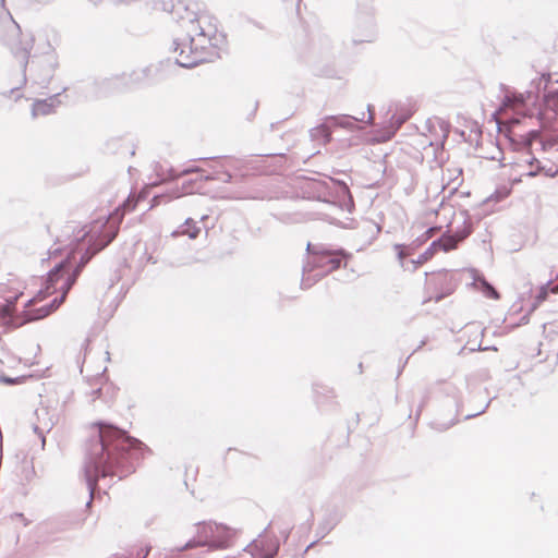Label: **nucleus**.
I'll return each instance as SVG.
<instances>
[{
	"label": "nucleus",
	"mask_w": 558,
	"mask_h": 558,
	"mask_svg": "<svg viewBox=\"0 0 558 558\" xmlns=\"http://www.w3.org/2000/svg\"><path fill=\"white\" fill-rule=\"evenodd\" d=\"M306 251L311 254V260L303 267L301 286L303 289L312 287L326 274L338 269L344 257L342 251H330L323 245L307 244Z\"/></svg>",
	"instance_id": "obj_6"
},
{
	"label": "nucleus",
	"mask_w": 558,
	"mask_h": 558,
	"mask_svg": "<svg viewBox=\"0 0 558 558\" xmlns=\"http://www.w3.org/2000/svg\"><path fill=\"white\" fill-rule=\"evenodd\" d=\"M80 255V253L74 250L73 247L71 248L70 253L68 254L66 258H64L63 260H68L66 265L64 266V268L60 271L59 274V279L57 281H54L52 283V286L50 287L53 288V290H57V287H54L59 281H63L68 276H70L71 274H68L65 276V272L69 271V268L70 266L72 265V263H76V256ZM63 282H61L62 284Z\"/></svg>",
	"instance_id": "obj_24"
},
{
	"label": "nucleus",
	"mask_w": 558,
	"mask_h": 558,
	"mask_svg": "<svg viewBox=\"0 0 558 558\" xmlns=\"http://www.w3.org/2000/svg\"><path fill=\"white\" fill-rule=\"evenodd\" d=\"M368 120L372 121L373 120V114L369 112L368 114Z\"/></svg>",
	"instance_id": "obj_45"
},
{
	"label": "nucleus",
	"mask_w": 558,
	"mask_h": 558,
	"mask_svg": "<svg viewBox=\"0 0 558 558\" xmlns=\"http://www.w3.org/2000/svg\"><path fill=\"white\" fill-rule=\"evenodd\" d=\"M21 378L20 377H8V376H1L0 377V381L4 383V384H9V385H14V384H17L20 383Z\"/></svg>",
	"instance_id": "obj_37"
},
{
	"label": "nucleus",
	"mask_w": 558,
	"mask_h": 558,
	"mask_svg": "<svg viewBox=\"0 0 558 558\" xmlns=\"http://www.w3.org/2000/svg\"><path fill=\"white\" fill-rule=\"evenodd\" d=\"M20 88V86L17 87H13L9 90V94L12 95L15 90H17Z\"/></svg>",
	"instance_id": "obj_42"
},
{
	"label": "nucleus",
	"mask_w": 558,
	"mask_h": 558,
	"mask_svg": "<svg viewBox=\"0 0 558 558\" xmlns=\"http://www.w3.org/2000/svg\"><path fill=\"white\" fill-rule=\"evenodd\" d=\"M36 423L34 424V433L39 440V447L36 450H45L46 438L45 434L49 433L57 424L59 416L56 410H50L48 407H40L36 410Z\"/></svg>",
	"instance_id": "obj_10"
},
{
	"label": "nucleus",
	"mask_w": 558,
	"mask_h": 558,
	"mask_svg": "<svg viewBox=\"0 0 558 558\" xmlns=\"http://www.w3.org/2000/svg\"><path fill=\"white\" fill-rule=\"evenodd\" d=\"M231 179H232V175L230 172H209L205 175H202V180H205V181H214V180H218V181H221V182H225V183H229L231 182Z\"/></svg>",
	"instance_id": "obj_29"
},
{
	"label": "nucleus",
	"mask_w": 558,
	"mask_h": 558,
	"mask_svg": "<svg viewBox=\"0 0 558 558\" xmlns=\"http://www.w3.org/2000/svg\"><path fill=\"white\" fill-rule=\"evenodd\" d=\"M199 182V178L194 180H187L182 183L181 187L172 189L166 194L155 195L153 197V206L170 202L174 198H179L186 194L198 192L201 189V185L198 184Z\"/></svg>",
	"instance_id": "obj_13"
},
{
	"label": "nucleus",
	"mask_w": 558,
	"mask_h": 558,
	"mask_svg": "<svg viewBox=\"0 0 558 558\" xmlns=\"http://www.w3.org/2000/svg\"><path fill=\"white\" fill-rule=\"evenodd\" d=\"M307 189L313 193V197L318 201L329 202L333 196V192L348 195L349 187L344 182L336 181L331 178L326 180H311L307 183Z\"/></svg>",
	"instance_id": "obj_8"
},
{
	"label": "nucleus",
	"mask_w": 558,
	"mask_h": 558,
	"mask_svg": "<svg viewBox=\"0 0 558 558\" xmlns=\"http://www.w3.org/2000/svg\"><path fill=\"white\" fill-rule=\"evenodd\" d=\"M149 550H150L149 546L142 547L141 550L136 555L137 558H146L149 554Z\"/></svg>",
	"instance_id": "obj_39"
},
{
	"label": "nucleus",
	"mask_w": 558,
	"mask_h": 558,
	"mask_svg": "<svg viewBox=\"0 0 558 558\" xmlns=\"http://www.w3.org/2000/svg\"><path fill=\"white\" fill-rule=\"evenodd\" d=\"M462 228H458L453 234H449V233H445L446 236H450L451 239L454 240L456 242V247L458 246V244L463 241L464 239H466L471 232H472V227L470 223H468L466 219L463 218V221H462Z\"/></svg>",
	"instance_id": "obj_23"
},
{
	"label": "nucleus",
	"mask_w": 558,
	"mask_h": 558,
	"mask_svg": "<svg viewBox=\"0 0 558 558\" xmlns=\"http://www.w3.org/2000/svg\"><path fill=\"white\" fill-rule=\"evenodd\" d=\"M23 284L16 277H10L5 282L0 283V296L5 304L0 307V318H8L12 315L15 302L23 294Z\"/></svg>",
	"instance_id": "obj_9"
},
{
	"label": "nucleus",
	"mask_w": 558,
	"mask_h": 558,
	"mask_svg": "<svg viewBox=\"0 0 558 558\" xmlns=\"http://www.w3.org/2000/svg\"><path fill=\"white\" fill-rule=\"evenodd\" d=\"M395 250L397 251L398 258H399L401 265L403 266V258L405 257V253L403 251V245L402 244H396L395 245Z\"/></svg>",
	"instance_id": "obj_35"
},
{
	"label": "nucleus",
	"mask_w": 558,
	"mask_h": 558,
	"mask_svg": "<svg viewBox=\"0 0 558 558\" xmlns=\"http://www.w3.org/2000/svg\"><path fill=\"white\" fill-rule=\"evenodd\" d=\"M436 228H429L427 230V233H429V235H432L434 232H435Z\"/></svg>",
	"instance_id": "obj_43"
},
{
	"label": "nucleus",
	"mask_w": 558,
	"mask_h": 558,
	"mask_svg": "<svg viewBox=\"0 0 558 558\" xmlns=\"http://www.w3.org/2000/svg\"><path fill=\"white\" fill-rule=\"evenodd\" d=\"M454 248H456L454 240L451 239L450 236H446V234H442L439 239L433 241L427 250L434 254L438 250H441L444 252H449Z\"/></svg>",
	"instance_id": "obj_20"
},
{
	"label": "nucleus",
	"mask_w": 558,
	"mask_h": 558,
	"mask_svg": "<svg viewBox=\"0 0 558 558\" xmlns=\"http://www.w3.org/2000/svg\"><path fill=\"white\" fill-rule=\"evenodd\" d=\"M454 403H456V408H457L456 416L451 417L450 420L435 418L429 424L433 429L438 430V432H444V430L449 429L451 426H453L459 421L458 414H460V405L457 401Z\"/></svg>",
	"instance_id": "obj_22"
},
{
	"label": "nucleus",
	"mask_w": 558,
	"mask_h": 558,
	"mask_svg": "<svg viewBox=\"0 0 558 558\" xmlns=\"http://www.w3.org/2000/svg\"><path fill=\"white\" fill-rule=\"evenodd\" d=\"M28 57H29V52L24 50L22 52V60H21V65L23 68V74H22L21 84H25L27 82L25 70H26V66H27V63H28Z\"/></svg>",
	"instance_id": "obj_31"
},
{
	"label": "nucleus",
	"mask_w": 558,
	"mask_h": 558,
	"mask_svg": "<svg viewBox=\"0 0 558 558\" xmlns=\"http://www.w3.org/2000/svg\"><path fill=\"white\" fill-rule=\"evenodd\" d=\"M13 315H10L8 318H0V323L4 325L12 326Z\"/></svg>",
	"instance_id": "obj_41"
},
{
	"label": "nucleus",
	"mask_w": 558,
	"mask_h": 558,
	"mask_svg": "<svg viewBox=\"0 0 558 558\" xmlns=\"http://www.w3.org/2000/svg\"><path fill=\"white\" fill-rule=\"evenodd\" d=\"M110 456H93V459L86 468V474L89 481L96 482L100 476L113 474L111 466L108 465Z\"/></svg>",
	"instance_id": "obj_14"
},
{
	"label": "nucleus",
	"mask_w": 558,
	"mask_h": 558,
	"mask_svg": "<svg viewBox=\"0 0 558 558\" xmlns=\"http://www.w3.org/2000/svg\"><path fill=\"white\" fill-rule=\"evenodd\" d=\"M332 128L331 124L324 119V122L310 130L311 140L318 144H327L331 140Z\"/></svg>",
	"instance_id": "obj_18"
},
{
	"label": "nucleus",
	"mask_w": 558,
	"mask_h": 558,
	"mask_svg": "<svg viewBox=\"0 0 558 558\" xmlns=\"http://www.w3.org/2000/svg\"><path fill=\"white\" fill-rule=\"evenodd\" d=\"M376 35L375 21L372 15L365 14L356 17L352 34L354 44L372 43Z\"/></svg>",
	"instance_id": "obj_12"
},
{
	"label": "nucleus",
	"mask_w": 558,
	"mask_h": 558,
	"mask_svg": "<svg viewBox=\"0 0 558 558\" xmlns=\"http://www.w3.org/2000/svg\"><path fill=\"white\" fill-rule=\"evenodd\" d=\"M313 392H314L317 403L322 402V398H333L335 397V391L332 388H330L326 385L319 384V383H315L313 385Z\"/></svg>",
	"instance_id": "obj_25"
},
{
	"label": "nucleus",
	"mask_w": 558,
	"mask_h": 558,
	"mask_svg": "<svg viewBox=\"0 0 558 558\" xmlns=\"http://www.w3.org/2000/svg\"><path fill=\"white\" fill-rule=\"evenodd\" d=\"M409 118V116L396 117L392 116L393 123L396 124L395 130L399 129L401 124Z\"/></svg>",
	"instance_id": "obj_36"
},
{
	"label": "nucleus",
	"mask_w": 558,
	"mask_h": 558,
	"mask_svg": "<svg viewBox=\"0 0 558 558\" xmlns=\"http://www.w3.org/2000/svg\"><path fill=\"white\" fill-rule=\"evenodd\" d=\"M190 173H199V177H198L199 181H203L202 175H205L208 172H206L204 169H202L199 167H187L179 172L171 170V178H179V177L187 175Z\"/></svg>",
	"instance_id": "obj_28"
},
{
	"label": "nucleus",
	"mask_w": 558,
	"mask_h": 558,
	"mask_svg": "<svg viewBox=\"0 0 558 558\" xmlns=\"http://www.w3.org/2000/svg\"><path fill=\"white\" fill-rule=\"evenodd\" d=\"M170 13L181 28V34L173 39V51L179 53L174 63L163 60L158 64H149L120 76L105 78L101 81L104 88L116 89L154 83L163 77L165 66L179 65L189 69L220 57L216 28L208 23L207 16L197 15L182 1L173 3Z\"/></svg>",
	"instance_id": "obj_1"
},
{
	"label": "nucleus",
	"mask_w": 558,
	"mask_h": 558,
	"mask_svg": "<svg viewBox=\"0 0 558 558\" xmlns=\"http://www.w3.org/2000/svg\"><path fill=\"white\" fill-rule=\"evenodd\" d=\"M234 533L226 525L202 523L197 527V539L186 547L207 546L211 549H223L230 546Z\"/></svg>",
	"instance_id": "obj_7"
},
{
	"label": "nucleus",
	"mask_w": 558,
	"mask_h": 558,
	"mask_svg": "<svg viewBox=\"0 0 558 558\" xmlns=\"http://www.w3.org/2000/svg\"><path fill=\"white\" fill-rule=\"evenodd\" d=\"M440 277H444V279L447 281L448 280V287L446 289L445 292L440 293V294H437L436 298H435V301L436 302H439L440 300H442L446 295H449L453 292L454 288H456V283L452 282L451 280V274L447 270H441L439 271L438 274Z\"/></svg>",
	"instance_id": "obj_27"
},
{
	"label": "nucleus",
	"mask_w": 558,
	"mask_h": 558,
	"mask_svg": "<svg viewBox=\"0 0 558 558\" xmlns=\"http://www.w3.org/2000/svg\"><path fill=\"white\" fill-rule=\"evenodd\" d=\"M264 544V539H256L252 545H251V549L252 550H255L257 549L259 546H262Z\"/></svg>",
	"instance_id": "obj_40"
},
{
	"label": "nucleus",
	"mask_w": 558,
	"mask_h": 558,
	"mask_svg": "<svg viewBox=\"0 0 558 558\" xmlns=\"http://www.w3.org/2000/svg\"><path fill=\"white\" fill-rule=\"evenodd\" d=\"M426 126L429 132H432V130H436V129H439V131H440V134L435 136L434 138H429L427 144L429 146L442 145L444 141L447 138V135H448V129H447L446 123L441 119L435 118V119H428L426 121Z\"/></svg>",
	"instance_id": "obj_17"
},
{
	"label": "nucleus",
	"mask_w": 558,
	"mask_h": 558,
	"mask_svg": "<svg viewBox=\"0 0 558 558\" xmlns=\"http://www.w3.org/2000/svg\"><path fill=\"white\" fill-rule=\"evenodd\" d=\"M93 429L89 453H130L144 452L148 447L140 439L113 424L97 421L90 425Z\"/></svg>",
	"instance_id": "obj_4"
},
{
	"label": "nucleus",
	"mask_w": 558,
	"mask_h": 558,
	"mask_svg": "<svg viewBox=\"0 0 558 558\" xmlns=\"http://www.w3.org/2000/svg\"><path fill=\"white\" fill-rule=\"evenodd\" d=\"M199 233V228L196 226V221L193 220L192 218H187L185 219L184 223L181 225L178 230H175L173 232V235H179V234H186L189 235L190 239H195L197 238Z\"/></svg>",
	"instance_id": "obj_21"
},
{
	"label": "nucleus",
	"mask_w": 558,
	"mask_h": 558,
	"mask_svg": "<svg viewBox=\"0 0 558 558\" xmlns=\"http://www.w3.org/2000/svg\"><path fill=\"white\" fill-rule=\"evenodd\" d=\"M133 207L134 204L126 199L113 214L93 221L88 230H86V227L80 229L73 240L75 242L73 248L80 253V258L87 252H93L94 256L109 245L119 232V225L124 213Z\"/></svg>",
	"instance_id": "obj_3"
},
{
	"label": "nucleus",
	"mask_w": 558,
	"mask_h": 558,
	"mask_svg": "<svg viewBox=\"0 0 558 558\" xmlns=\"http://www.w3.org/2000/svg\"><path fill=\"white\" fill-rule=\"evenodd\" d=\"M364 113L362 117H353L349 114H340V116H328L326 117V121L331 124L332 130L336 128H341L350 132H354L359 129L357 122L363 121Z\"/></svg>",
	"instance_id": "obj_16"
},
{
	"label": "nucleus",
	"mask_w": 558,
	"mask_h": 558,
	"mask_svg": "<svg viewBox=\"0 0 558 558\" xmlns=\"http://www.w3.org/2000/svg\"><path fill=\"white\" fill-rule=\"evenodd\" d=\"M529 171H536V165L530 166V170Z\"/></svg>",
	"instance_id": "obj_44"
},
{
	"label": "nucleus",
	"mask_w": 558,
	"mask_h": 558,
	"mask_svg": "<svg viewBox=\"0 0 558 558\" xmlns=\"http://www.w3.org/2000/svg\"><path fill=\"white\" fill-rule=\"evenodd\" d=\"M268 556H269L268 554H265V555H264V558H268Z\"/></svg>",
	"instance_id": "obj_47"
},
{
	"label": "nucleus",
	"mask_w": 558,
	"mask_h": 558,
	"mask_svg": "<svg viewBox=\"0 0 558 558\" xmlns=\"http://www.w3.org/2000/svg\"><path fill=\"white\" fill-rule=\"evenodd\" d=\"M473 280V284L481 290L485 296L495 300L499 299L497 290L483 276L475 274Z\"/></svg>",
	"instance_id": "obj_19"
},
{
	"label": "nucleus",
	"mask_w": 558,
	"mask_h": 558,
	"mask_svg": "<svg viewBox=\"0 0 558 558\" xmlns=\"http://www.w3.org/2000/svg\"><path fill=\"white\" fill-rule=\"evenodd\" d=\"M545 101L547 107L558 111V88L548 90L545 95Z\"/></svg>",
	"instance_id": "obj_30"
},
{
	"label": "nucleus",
	"mask_w": 558,
	"mask_h": 558,
	"mask_svg": "<svg viewBox=\"0 0 558 558\" xmlns=\"http://www.w3.org/2000/svg\"><path fill=\"white\" fill-rule=\"evenodd\" d=\"M4 4L5 0H0V41L9 46L19 39L21 27Z\"/></svg>",
	"instance_id": "obj_11"
},
{
	"label": "nucleus",
	"mask_w": 558,
	"mask_h": 558,
	"mask_svg": "<svg viewBox=\"0 0 558 558\" xmlns=\"http://www.w3.org/2000/svg\"><path fill=\"white\" fill-rule=\"evenodd\" d=\"M104 386L97 387L88 393L92 402H94L97 399L104 398Z\"/></svg>",
	"instance_id": "obj_32"
},
{
	"label": "nucleus",
	"mask_w": 558,
	"mask_h": 558,
	"mask_svg": "<svg viewBox=\"0 0 558 558\" xmlns=\"http://www.w3.org/2000/svg\"><path fill=\"white\" fill-rule=\"evenodd\" d=\"M206 218H207V216H202V217H201V220L203 221V220H205Z\"/></svg>",
	"instance_id": "obj_46"
},
{
	"label": "nucleus",
	"mask_w": 558,
	"mask_h": 558,
	"mask_svg": "<svg viewBox=\"0 0 558 558\" xmlns=\"http://www.w3.org/2000/svg\"><path fill=\"white\" fill-rule=\"evenodd\" d=\"M61 104L59 94H54L45 99H37L32 105V117L47 116L54 112L56 108Z\"/></svg>",
	"instance_id": "obj_15"
},
{
	"label": "nucleus",
	"mask_w": 558,
	"mask_h": 558,
	"mask_svg": "<svg viewBox=\"0 0 558 558\" xmlns=\"http://www.w3.org/2000/svg\"><path fill=\"white\" fill-rule=\"evenodd\" d=\"M488 405H489V401L485 404V407L482 410L465 414L464 420H469V418H472V417H475V416L482 414Z\"/></svg>",
	"instance_id": "obj_38"
},
{
	"label": "nucleus",
	"mask_w": 558,
	"mask_h": 558,
	"mask_svg": "<svg viewBox=\"0 0 558 558\" xmlns=\"http://www.w3.org/2000/svg\"><path fill=\"white\" fill-rule=\"evenodd\" d=\"M524 145L529 148L531 156L524 161L529 166L536 165V171H527V177H536L541 173L549 178L558 175V158L554 160L543 156L551 150L558 151V140H544L538 131H531L524 140Z\"/></svg>",
	"instance_id": "obj_5"
},
{
	"label": "nucleus",
	"mask_w": 558,
	"mask_h": 558,
	"mask_svg": "<svg viewBox=\"0 0 558 558\" xmlns=\"http://www.w3.org/2000/svg\"><path fill=\"white\" fill-rule=\"evenodd\" d=\"M432 256H433V253L429 252L428 250H426L423 254H421L418 256L417 260L412 262L414 264V268H416V265L427 262L429 258H432Z\"/></svg>",
	"instance_id": "obj_33"
},
{
	"label": "nucleus",
	"mask_w": 558,
	"mask_h": 558,
	"mask_svg": "<svg viewBox=\"0 0 558 558\" xmlns=\"http://www.w3.org/2000/svg\"><path fill=\"white\" fill-rule=\"evenodd\" d=\"M550 282H548L546 286H543L538 292V294L536 295V302L537 303H541L543 302L546 298H547V286L549 284Z\"/></svg>",
	"instance_id": "obj_34"
},
{
	"label": "nucleus",
	"mask_w": 558,
	"mask_h": 558,
	"mask_svg": "<svg viewBox=\"0 0 558 558\" xmlns=\"http://www.w3.org/2000/svg\"><path fill=\"white\" fill-rule=\"evenodd\" d=\"M93 252L85 253L82 255L81 259L76 263L75 267L72 269L71 275L68 276L63 283L59 287V289L62 291L60 296L54 298L50 303L45 304L40 307L33 308L32 306L35 305L37 302L43 301L47 294L50 293V287L54 281L59 279L60 271L64 268L68 260H61L59 262L48 274H47V287L44 290H39L38 293L27 300L25 303V310L23 311L21 316H13L12 320V327H20L23 326L26 323L43 319L50 315L52 312H54L65 300V296L74 282L76 281V278L78 277L82 269L85 267V265L92 259Z\"/></svg>",
	"instance_id": "obj_2"
},
{
	"label": "nucleus",
	"mask_w": 558,
	"mask_h": 558,
	"mask_svg": "<svg viewBox=\"0 0 558 558\" xmlns=\"http://www.w3.org/2000/svg\"><path fill=\"white\" fill-rule=\"evenodd\" d=\"M53 75V68L48 65L44 70V74L39 77H32V85H37L40 88H46Z\"/></svg>",
	"instance_id": "obj_26"
}]
</instances>
